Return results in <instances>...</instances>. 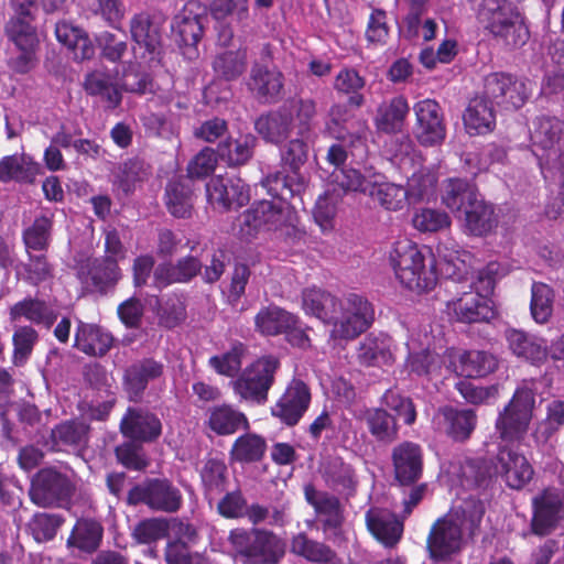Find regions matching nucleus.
<instances>
[{
    "instance_id": "4d7b16f0",
    "label": "nucleus",
    "mask_w": 564,
    "mask_h": 564,
    "mask_svg": "<svg viewBox=\"0 0 564 564\" xmlns=\"http://www.w3.org/2000/svg\"><path fill=\"white\" fill-rule=\"evenodd\" d=\"M369 195L388 210H400L409 203L404 187L394 183L379 182L377 177L373 178Z\"/></svg>"
},
{
    "instance_id": "20e7f679",
    "label": "nucleus",
    "mask_w": 564,
    "mask_h": 564,
    "mask_svg": "<svg viewBox=\"0 0 564 564\" xmlns=\"http://www.w3.org/2000/svg\"><path fill=\"white\" fill-rule=\"evenodd\" d=\"M33 2L20 3L17 14L11 17L4 25V34L10 43L18 51L17 56L8 61V66L17 74H28L37 64V51L40 37L36 26L33 24L34 17L30 11Z\"/></svg>"
},
{
    "instance_id": "09e8293b",
    "label": "nucleus",
    "mask_w": 564,
    "mask_h": 564,
    "mask_svg": "<svg viewBox=\"0 0 564 564\" xmlns=\"http://www.w3.org/2000/svg\"><path fill=\"white\" fill-rule=\"evenodd\" d=\"M438 176L431 167H421L408 178L406 194L410 204L430 200L436 192Z\"/></svg>"
},
{
    "instance_id": "412c9836",
    "label": "nucleus",
    "mask_w": 564,
    "mask_h": 564,
    "mask_svg": "<svg viewBox=\"0 0 564 564\" xmlns=\"http://www.w3.org/2000/svg\"><path fill=\"white\" fill-rule=\"evenodd\" d=\"M394 475L401 485L417 481L422 475L423 455L417 444L403 442L392 452Z\"/></svg>"
},
{
    "instance_id": "dca6fc26",
    "label": "nucleus",
    "mask_w": 564,
    "mask_h": 564,
    "mask_svg": "<svg viewBox=\"0 0 564 564\" xmlns=\"http://www.w3.org/2000/svg\"><path fill=\"white\" fill-rule=\"evenodd\" d=\"M451 316L463 323H478L488 321L494 316L490 296L474 288L460 297L447 303Z\"/></svg>"
},
{
    "instance_id": "a19ab883",
    "label": "nucleus",
    "mask_w": 564,
    "mask_h": 564,
    "mask_svg": "<svg viewBox=\"0 0 564 564\" xmlns=\"http://www.w3.org/2000/svg\"><path fill=\"white\" fill-rule=\"evenodd\" d=\"M406 345L409 349L406 367L411 372L430 377L441 375L442 365L447 362L445 355L440 357L429 349H420V345L414 338H411Z\"/></svg>"
},
{
    "instance_id": "de8ad7c7",
    "label": "nucleus",
    "mask_w": 564,
    "mask_h": 564,
    "mask_svg": "<svg viewBox=\"0 0 564 564\" xmlns=\"http://www.w3.org/2000/svg\"><path fill=\"white\" fill-rule=\"evenodd\" d=\"M208 426L219 435H229L248 427V420L242 412L224 404L209 410Z\"/></svg>"
},
{
    "instance_id": "864d4df0",
    "label": "nucleus",
    "mask_w": 564,
    "mask_h": 564,
    "mask_svg": "<svg viewBox=\"0 0 564 564\" xmlns=\"http://www.w3.org/2000/svg\"><path fill=\"white\" fill-rule=\"evenodd\" d=\"M343 199L341 192L334 185H328L324 194L319 195L313 212L316 224L323 231L330 230L337 215L338 205Z\"/></svg>"
},
{
    "instance_id": "338daca9",
    "label": "nucleus",
    "mask_w": 564,
    "mask_h": 564,
    "mask_svg": "<svg viewBox=\"0 0 564 564\" xmlns=\"http://www.w3.org/2000/svg\"><path fill=\"white\" fill-rule=\"evenodd\" d=\"M254 145L256 138L253 135H241L237 140L221 143L219 155L230 165L243 164L252 156Z\"/></svg>"
},
{
    "instance_id": "0e129e2a",
    "label": "nucleus",
    "mask_w": 564,
    "mask_h": 564,
    "mask_svg": "<svg viewBox=\"0 0 564 564\" xmlns=\"http://www.w3.org/2000/svg\"><path fill=\"white\" fill-rule=\"evenodd\" d=\"M291 551L316 563H329L334 558V553L329 547L308 539L304 533H299L293 538Z\"/></svg>"
},
{
    "instance_id": "f3484780",
    "label": "nucleus",
    "mask_w": 564,
    "mask_h": 564,
    "mask_svg": "<svg viewBox=\"0 0 564 564\" xmlns=\"http://www.w3.org/2000/svg\"><path fill=\"white\" fill-rule=\"evenodd\" d=\"M311 393L308 387L301 380L294 379L288 386L283 395L272 406V415L288 425H294L308 409Z\"/></svg>"
},
{
    "instance_id": "6e6d98bb",
    "label": "nucleus",
    "mask_w": 564,
    "mask_h": 564,
    "mask_svg": "<svg viewBox=\"0 0 564 564\" xmlns=\"http://www.w3.org/2000/svg\"><path fill=\"white\" fill-rule=\"evenodd\" d=\"M323 478L328 486L347 495L352 494L357 485L354 469L340 459H333L325 465Z\"/></svg>"
},
{
    "instance_id": "13d9d810",
    "label": "nucleus",
    "mask_w": 564,
    "mask_h": 564,
    "mask_svg": "<svg viewBox=\"0 0 564 564\" xmlns=\"http://www.w3.org/2000/svg\"><path fill=\"white\" fill-rule=\"evenodd\" d=\"M305 498L315 511L325 516L328 525L336 527L340 522V503L335 496L316 490L312 485L305 486Z\"/></svg>"
},
{
    "instance_id": "2f4dec72",
    "label": "nucleus",
    "mask_w": 564,
    "mask_h": 564,
    "mask_svg": "<svg viewBox=\"0 0 564 564\" xmlns=\"http://www.w3.org/2000/svg\"><path fill=\"white\" fill-rule=\"evenodd\" d=\"M561 129L558 120L553 117L541 116L532 121L530 127L531 149L534 155L557 148Z\"/></svg>"
},
{
    "instance_id": "423d86ee",
    "label": "nucleus",
    "mask_w": 564,
    "mask_h": 564,
    "mask_svg": "<svg viewBox=\"0 0 564 564\" xmlns=\"http://www.w3.org/2000/svg\"><path fill=\"white\" fill-rule=\"evenodd\" d=\"M535 408V392L527 383L519 386L511 400L498 413L496 431L505 442H519L529 431Z\"/></svg>"
},
{
    "instance_id": "4be33fe9",
    "label": "nucleus",
    "mask_w": 564,
    "mask_h": 564,
    "mask_svg": "<svg viewBox=\"0 0 564 564\" xmlns=\"http://www.w3.org/2000/svg\"><path fill=\"white\" fill-rule=\"evenodd\" d=\"M506 339L509 349L518 358L532 365L546 361L549 348L545 339L518 329L506 330Z\"/></svg>"
},
{
    "instance_id": "ddd939ff",
    "label": "nucleus",
    "mask_w": 564,
    "mask_h": 564,
    "mask_svg": "<svg viewBox=\"0 0 564 564\" xmlns=\"http://www.w3.org/2000/svg\"><path fill=\"white\" fill-rule=\"evenodd\" d=\"M446 370L458 376L474 378L484 377L497 368L496 358L485 351H462L448 349L445 352Z\"/></svg>"
},
{
    "instance_id": "cd10ccee",
    "label": "nucleus",
    "mask_w": 564,
    "mask_h": 564,
    "mask_svg": "<svg viewBox=\"0 0 564 564\" xmlns=\"http://www.w3.org/2000/svg\"><path fill=\"white\" fill-rule=\"evenodd\" d=\"M57 41L72 51L74 59L85 61L94 57L96 45L88 34L80 28L66 21H59L55 25Z\"/></svg>"
},
{
    "instance_id": "1a4fd4ad",
    "label": "nucleus",
    "mask_w": 564,
    "mask_h": 564,
    "mask_svg": "<svg viewBox=\"0 0 564 564\" xmlns=\"http://www.w3.org/2000/svg\"><path fill=\"white\" fill-rule=\"evenodd\" d=\"M279 365V360L273 356L257 359L242 371L238 379L232 381L234 391L243 400L264 402Z\"/></svg>"
},
{
    "instance_id": "a18cd8bd",
    "label": "nucleus",
    "mask_w": 564,
    "mask_h": 564,
    "mask_svg": "<svg viewBox=\"0 0 564 564\" xmlns=\"http://www.w3.org/2000/svg\"><path fill=\"white\" fill-rule=\"evenodd\" d=\"M249 88L265 101L273 100L282 90V74L276 69H268L254 65L251 69Z\"/></svg>"
},
{
    "instance_id": "7c9ffc66",
    "label": "nucleus",
    "mask_w": 564,
    "mask_h": 564,
    "mask_svg": "<svg viewBox=\"0 0 564 564\" xmlns=\"http://www.w3.org/2000/svg\"><path fill=\"white\" fill-rule=\"evenodd\" d=\"M195 2H188L177 13L172 23V30L177 41L185 46H195L203 35L199 13L195 12Z\"/></svg>"
},
{
    "instance_id": "e433bc0d",
    "label": "nucleus",
    "mask_w": 564,
    "mask_h": 564,
    "mask_svg": "<svg viewBox=\"0 0 564 564\" xmlns=\"http://www.w3.org/2000/svg\"><path fill=\"white\" fill-rule=\"evenodd\" d=\"M296 323L295 315L275 305L261 308L254 317L257 330L265 336L283 334Z\"/></svg>"
},
{
    "instance_id": "bb28decb",
    "label": "nucleus",
    "mask_w": 564,
    "mask_h": 564,
    "mask_svg": "<svg viewBox=\"0 0 564 564\" xmlns=\"http://www.w3.org/2000/svg\"><path fill=\"white\" fill-rule=\"evenodd\" d=\"M142 494L141 499L152 509L173 512L181 506V494L167 481L155 480L149 482L144 489L137 488L131 492L130 498Z\"/></svg>"
},
{
    "instance_id": "5fc2aeb1",
    "label": "nucleus",
    "mask_w": 564,
    "mask_h": 564,
    "mask_svg": "<svg viewBox=\"0 0 564 564\" xmlns=\"http://www.w3.org/2000/svg\"><path fill=\"white\" fill-rule=\"evenodd\" d=\"M74 346L87 356L106 355V340L101 328L95 324L79 323L75 333Z\"/></svg>"
},
{
    "instance_id": "6ab92c4d",
    "label": "nucleus",
    "mask_w": 564,
    "mask_h": 564,
    "mask_svg": "<svg viewBox=\"0 0 564 564\" xmlns=\"http://www.w3.org/2000/svg\"><path fill=\"white\" fill-rule=\"evenodd\" d=\"M496 471L513 489L524 487L533 476V468L524 455L514 447L501 446L497 457Z\"/></svg>"
},
{
    "instance_id": "37998d69",
    "label": "nucleus",
    "mask_w": 564,
    "mask_h": 564,
    "mask_svg": "<svg viewBox=\"0 0 564 564\" xmlns=\"http://www.w3.org/2000/svg\"><path fill=\"white\" fill-rule=\"evenodd\" d=\"M200 270V262L194 257H186L176 265L162 264L154 271V283L158 288H164L172 283L189 281Z\"/></svg>"
},
{
    "instance_id": "052dcab7",
    "label": "nucleus",
    "mask_w": 564,
    "mask_h": 564,
    "mask_svg": "<svg viewBox=\"0 0 564 564\" xmlns=\"http://www.w3.org/2000/svg\"><path fill=\"white\" fill-rule=\"evenodd\" d=\"M156 302V315L161 326L171 329L185 321L186 306L183 296L173 294Z\"/></svg>"
},
{
    "instance_id": "39448f33",
    "label": "nucleus",
    "mask_w": 564,
    "mask_h": 564,
    "mask_svg": "<svg viewBox=\"0 0 564 564\" xmlns=\"http://www.w3.org/2000/svg\"><path fill=\"white\" fill-rule=\"evenodd\" d=\"M272 196L279 199L260 200L240 215L238 236L241 240L251 241L262 231L294 226L295 214L288 203L290 198Z\"/></svg>"
},
{
    "instance_id": "b1692460",
    "label": "nucleus",
    "mask_w": 564,
    "mask_h": 564,
    "mask_svg": "<svg viewBox=\"0 0 564 564\" xmlns=\"http://www.w3.org/2000/svg\"><path fill=\"white\" fill-rule=\"evenodd\" d=\"M121 431L131 438L152 442L161 435L162 423L153 413L129 409L121 420Z\"/></svg>"
},
{
    "instance_id": "c756f323",
    "label": "nucleus",
    "mask_w": 564,
    "mask_h": 564,
    "mask_svg": "<svg viewBox=\"0 0 564 564\" xmlns=\"http://www.w3.org/2000/svg\"><path fill=\"white\" fill-rule=\"evenodd\" d=\"M393 349L390 336L369 335L360 343L358 359L366 366H388L393 361Z\"/></svg>"
},
{
    "instance_id": "ea45409f",
    "label": "nucleus",
    "mask_w": 564,
    "mask_h": 564,
    "mask_svg": "<svg viewBox=\"0 0 564 564\" xmlns=\"http://www.w3.org/2000/svg\"><path fill=\"white\" fill-rule=\"evenodd\" d=\"M446 473L453 486H462L466 489L480 486L490 476L481 462L470 459L464 463H451Z\"/></svg>"
},
{
    "instance_id": "f03ea898",
    "label": "nucleus",
    "mask_w": 564,
    "mask_h": 564,
    "mask_svg": "<svg viewBox=\"0 0 564 564\" xmlns=\"http://www.w3.org/2000/svg\"><path fill=\"white\" fill-rule=\"evenodd\" d=\"M476 17L484 30L508 46H522L529 40L522 14L509 0H480Z\"/></svg>"
},
{
    "instance_id": "49530a36",
    "label": "nucleus",
    "mask_w": 564,
    "mask_h": 564,
    "mask_svg": "<svg viewBox=\"0 0 564 564\" xmlns=\"http://www.w3.org/2000/svg\"><path fill=\"white\" fill-rule=\"evenodd\" d=\"M165 204L169 212L178 218L189 217L193 208L192 188L185 178L172 180L165 192Z\"/></svg>"
},
{
    "instance_id": "79ce46f5",
    "label": "nucleus",
    "mask_w": 564,
    "mask_h": 564,
    "mask_svg": "<svg viewBox=\"0 0 564 564\" xmlns=\"http://www.w3.org/2000/svg\"><path fill=\"white\" fill-rule=\"evenodd\" d=\"M285 544L275 534L256 531L250 564H276L284 555Z\"/></svg>"
},
{
    "instance_id": "f704fd0d",
    "label": "nucleus",
    "mask_w": 564,
    "mask_h": 564,
    "mask_svg": "<svg viewBox=\"0 0 564 564\" xmlns=\"http://www.w3.org/2000/svg\"><path fill=\"white\" fill-rule=\"evenodd\" d=\"M339 300L322 289L307 288L302 293V308L306 315L328 324L334 313H337Z\"/></svg>"
},
{
    "instance_id": "774afa93",
    "label": "nucleus",
    "mask_w": 564,
    "mask_h": 564,
    "mask_svg": "<svg viewBox=\"0 0 564 564\" xmlns=\"http://www.w3.org/2000/svg\"><path fill=\"white\" fill-rule=\"evenodd\" d=\"M390 34L387 12L382 9L373 8L369 14L365 39L368 46L377 48L387 44Z\"/></svg>"
},
{
    "instance_id": "7ed1b4c3",
    "label": "nucleus",
    "mask_w": 564,
    "mask_h": 564,
    "mask_svg": "<svg viewBox=\"0 0 564 564\" xmlns=\"http://www.w3.org/2000/svg\"><path fill=\"white\" fill-rule=\"evenodd\" d=\"M390 262L397 279L406 289L421 293L436 285L435 260L419 249L416 243L402 239L394 243Z\"/></svg>"
},
{
    "instance_id": "9b49d317",
    "label": "nucleus",
    "mask_w": 564,
    "mask_h": 564,
    "mask_svg": "<svg viewBox=\"0 0 564 564\" xmlns=\"http://www.w3.org/2000/svg\"><path fill=\"white\" fill-rule=\"evenodd\" d=\"M208 204L218 210L239 208L250 200L249 187L237 176H215L206 184Z\"/></svg>"
},
{
    "instance_id": "a211bd4d",
    "label": "nucleus",
    "mask_w": 564,
    "mask_h": 564,
    "mask_svg": "<svg viewBox=\"0 0 564 564\" xmlns=\"http://www.w3.org/2000/svg\"><path fill=\"white\" fill-rule=\"evenodd\" d=\"M476 413L469 409L458 410L452 406H444L433 417L435 430L459 442L469 438L476 427Z\"/></svg>"
},
{
    "instance_id": "aec40b11",
    "label": "nucleus",
    "mask_w": 564,
    "mask_h": 564,
    "mask_svg": "<svg viewBox=\"0 0 564 564\" xmlns=\"http://www.w3.org/2000/svg\"><path fill=\"white\" fill-rule=\"evenodd\" d=\"M532 530L535 534L550 533L563 518V499L557 490L547 489L533 500Z\"/></svg>"
},
{
    "instance_id": "8fccbe9b",
    "label": "nucleus",
    "mask_w": 564,
    "mask_h": 564,
    "mask_svg": "<svg viewBox=\"0 0 564 564\" xmlns=\"http://www.w3.org/2000/svg\"><path fill=\"white\" fill-rule=\"evenodd\" d=\"M131 35L140 47L153 54L160 47L161 33L158 23L153 22L149 14H137L131 21Z\"/></svg>"
},
{
    "instance_id": "603ef678",
    "label": "nucleus",
    "mask_w": 564,
    "mask_h": 564,
    "mask_svg": "<svg viewBox=\"0 0 564 564\" xmlns=\"http://www.w3.org/2000/svg\"><path fill=\"white\" fill-rule=\"evenodd\" d=\"M77 278L88 293L106 292V260L88 258L78 264Z\"/></svg>"
},
{
    "instance_id": "6e6552de",
    "label": "nucleus",
    "mask_w": 564,
    "mask_h": 564,
    "mask_svg": "<svg viewBox=\"0 0 564 564\" xmlns=\"http://www.w3.org/2000/svg\"><path fill=\"white\" fill-rule=\"evenodd\" d=\"M307 159V147L301 139H294L282 151V162L289 169L286 175L278 173L262 181V186L270 195H280L282 198H292L300 194L306 183L301 167Z\"/></svg>"
},
{
    "instance_id": "c85d7f7f",
    "label": "nucleus",
    "mask_w": 564,
    "mask_h": 564,
    "mask_svg": "<svg viewBox=\"0 0 564 564\" xmlns=\"http://www.w3.org/2000/svg\"><path fill=\"white\" fill-rule=\"evenodd\" d=\"M119 89L138 94L152 93L153 82L147 73H141L134 66L124 69L121 77L117 74L111 83L108 80V107L119 104Z\"/></svg>"
},
{
    "instance_id": "f257e3e1",
    "label": "nucleus",
    "mask_w": 564,
    "mask_h": 564,
    "mask_svg": "<svg viewBox=\"0 0 564 564\" xmlns=\"http://www.w3.org/2000/svg\"><path fill=\"white\" fill-rule=\"evenodd\" d=\"M484 512V505L470 499L437 519L426 541L430 556L436 561L457 557L476 535Z\"/></svg>"
},
{
    "instance_id": "4c0bfd02",
    "label": "nucleus",
    "mask_w": 564,
    "mask_h": 564,
    "mask_svg": "<svg viewBox=\"0 0 564 564\" xmlns=\"http://www.w3.org/2000/svg\"><path fill=\"white\" fill-rule=\"evenodd\" d=\"M410 107L402 96L383 102L377 111L375 119L378 130L386 133H395L402 130Z\"/></svg>"
},
{
    "instance_id": "680f3d73",
    "label": "nucleus",
    "mask_w": 564,
    "mask_h": 564,
    "mask_svg": "<svg viewBox=\"0 0 564 564\" xmlns=\"http://www.w3.org/2000/svg\"><path fill=\"white\" fill-rule=\"evenodd\" d=\"M247 52L239 48L237 51H226L218 54L213 63L215 73L225 78L232 80L238 78L246 69Z\"/></svg>"
},
{
    "instance_id": "bf43d9fd",
    "label": "nucleus",
    "mask_w": 564,
    "mask_h": 564,
    "mask_svg": "<svg viewBox=\"0 0 564 564\" xmlns=\"http://www.w3.org/2000/svg\"><path fill=\"white\" fill-rule=\"evenodd\" d=\"M365 420L369 432L378 441L391 442L397 437L398 425L395 419L387 411L373 408L366 411Z\"/></svg>"
},
{
    "instance_id": "9d476101",
    "label": "nucleus",
    "mask_w": 564,
    "mask_h": 564,
    "mask_svg": "<svg viewBox=\"0 0 564 564\" xmlns=\"http://www.w3.org/2000/svg\"><path fill=\"white\" fill-rule=\"evenodd\" d=\"M416 123L414 134L420 144L435 147L443 143L446 137V126L441 106L433 99L426 98L413 106Z\"/></svg>"
},
{
    "instance_id": "2eb2a0df",
    "label": "nucleus",
    "mask_w": 564,
    "mask_h": 564,
    "mask_svg": "<svg viewBox=\"0 0 564 564\" xmlns=\"http://www.w3.org/2000/svg\"><path fill=\"white\" fill-rule=\"evenodd\" d=\"M104 538V527L100 522L80 518L75 522L68 538L66 549L76 558H85L97 552Z\"/></svg>"
},
{
    "instance_id": "e2e57ef3",
    "label": "nucleus",
    "mask_w": 564,
    "mask_h": 564,
    "mask_svg": "<svg viewBox=\"0 0 564 564\" xmlns=\"http://www.w3.org/2000/svg\"><path fill=\"white\" fill-rule=\"evenodd\" d=\"M265 441L257 434L247 433L238 437L232 446L231 456L237 462L260 460L265 452Z\"/></svg>"
},
{
    "instance_id": "4468645a",
    "label": "nucleus",
    "mask_w": 564,
    "mask_h": 564,
    "mask_svg": "<svg viewBox=\"0 0 564 564\" xmlns=\"http://www.w3.org/2000/svg\"><path fill=\"white\" fill-rule=\"evenodd\" d=\"M69 494V482L61 473L45 468L39 470L31 481L29 490L32 502L48 507Z\"/></svg>"
},
{
    "instance_id": "c9c22d12",
    "label": "nucleus",
    "mask_w": 564,
    "mask_h": 564,
    "mask_svg": "<svg viewBox=\"0 0 564 564\" xmlns=\"http://www.w3.org/2000/svg\"><path fill=\"white\" fill-rule=\"evenodd\" d=\"M476 187L466 180L449 178L443 185L442 203L452 212H465L477 199Z\"/></svg>"
},
{
    "instance_id": "393cba45",
    "label": "nucleus",
    "mask_w": 564,
    "mask_h": 564,
    "mask_svg": "<svg viewBox=\"0 0 564 564\" xmlns=\"http://www.w3.org/2000/svg\"><path fill=\"white\" fill-rule=\"evenodd\" d=\"M57 312L54 311L44 300L26 296L14 303L9 310L11 322L25 318L35 325H43L50 328L57 319Z\"/></svg>"
},
{
    "instance_id": "f8f14e48",
    "label": "nucleus",
    "mask_w": 564,
    "mask_h": 564,
    "mask_svg": "<svg viewBox=\"0 0 564 564\" xmlns=\"http://www.w3.org/2000/svg\"><path fill=\"white\" fill-rule=\"evenodd\" d=\"M531 89L528 83L511 75L495 73L485 78L484 94L497 105L518 109L524 105Z\"/></svg>"
},
{
    "instance_id": "3c124183",
    "label": "nucleus",
    "mask_w": 564,
    "mask_h": 564,
    "mask_svg": "<svg viewBox=\"0 0 564 564\" xmlns=\"http://www.w3.org/2000/svg\"><path fill=\"white\" fill-rule=\"evenodd\" d=\"M52 229V217L46 215L35 217L33 223L22 231L25 252L47 250L51 243Z\"/></svg>"
},
{
    "instance_id": "473e14b6",
    "label": "nucleus",
    "mask_w": 564,
    "mask_h": 564,
    "mask_svg": "<svg viewBox=\"0 0 564 564\" xmlns=\"http://www.w3.org/2000/svg\"><path fill=\"white\" fill-rule=\"evenodd\" d=\"M498 224L494 207L484 199L478 198L464 212V230L473 236H486Z\"/></svg>"
},
{
    "instance_id": "c03bdc74",
    "label": "nucleus",
    "mask_w": 564,
    "mask_h": 564,
    "mask_svg": "<svg viewBox=\"0 0 564 564\" xmlns=\"http://www.w3.org/2000/svg\"><path fill=\"white\" fill-rule=\"evenodd\" d=\"M163 364L154 359H143L133 364L126 372L127 388L134 397L144 391L148 383L163 375Z\"/></svg>"
},
{
    "instance_id": "5701e85b",
    "label": "nucleus",
    "mask_w": 564,
    "mask_h": 564,
    "mask_svg": "<svg viewBox=\"0 0 564 564\" xmlns=\"http://www.w3.org/2000/svg\"><path fill=\"white\" fill-rule=\"evenodd\" d=\"M484 96L471 99L464 111L463 121L465 130L470 135L486 134L496 126V113L492 101Z\"/></svg>"
},
{
    "instance_id": "69168bd1",
    "label": "nucleus",
    "mask_w": 564,
    "mask_h": 564,
    "mask_svg": "<svg viewBox=\"0 0 564 564\" xmlns=\"http://www.w3.org/2000/svg\"><path fill=\"white\" fill-rule=\"evenodd\" d=\"M544 180L549 185L564 183V150L561 147L535 155Z\"/></svg>"
},
{
    "instance_id": "72a5a7b5",
    "label": "nucleus",
    "mask_w": 564,
    "mask_h": 564,
    "mask_svg": "<svg viewBox=\"0 0 564 564\" xmlns=\"http://www.w3.org/2000/svg\"><path fill=\"white\" fill-rule=\"evenodd\" d=\"M36 163L28 160L23 154L6 155L0 160V182H17L32 184L39 174Z\"/></svg>"
},
{
    "instance_id": "a878e982",
    "label": "nucleus",
    "mask_w": 564,
    "mask_h": 564,
    "mask_svg": "<svg viewBox=\"0 0 564 564\" xmlns=\"http://www.w3.org/2000/svg\"><path fill=\"white\" fill-rule=\"evenodd\" d=\"M366 522L375 538L386 546L398 543L403 532V524L387 509H370L366 514Z\"/></svg>"
},
{
    "instance_id": "58836bf2",
    "label": "nucleus",
    "mask_w": 564,
    "mask_h": 564,
    "mask_svg": "<svg viewBox=\"0 0 564 564\" xmlns=\"http://www.w3.org/2000/svg\"><path fill=\"white\" fill-rule=\"evenodd\" d=\"M293 120L292 113L284 108L261 116L256 121V130L265 141L280 143L288 138Z\"/></svg>"
},
{
    "instance_id": "0eeeda50",
    "label": "nucleus",
    "mask_w": 564,
    "mask_h": 564,
    "mask_svg": "<svg viewBox=\"0 0 564 564\" xmlns=\"http://www.w3.org/2000/svg\"><path fill=\"white\" fill-rule=\"evenodd\" d=\"M373 318L372 305L361 295L350 293L339 300L337 313L328 323L332 325L330 338L355 339L371 326Z\"/></svg>"
}]
</instances>
